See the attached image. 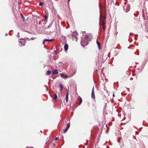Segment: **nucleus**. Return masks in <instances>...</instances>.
I'll use <instances>...</instances> for the list:
<instances>
[{"instance_id":"24","label":"nucleus","mask_w":148,"mask_h":148,"mask_svg":"<svg viewBox=\"0 0 148 148\" xmlns=\"http://www.w3.org/2000/svg\"><path fill=\"white\" fill-rule=\"evenodd\" d=\"M115 96V95L114 94L113 95V97H114Z\"/></svg>"},{"instance_id":"20","label":"nucleus","mask_w":148,"mask_h":148,"mask_svg":"<svg viewBox=\"0 0 148 148\" xmlns=\"http://www.w3.org/2000/svg\"><path fill=\"white\" fill-rule=\"evenodd\" d=\"M60 76L62 77H64V75L63 73L61 74H60Z\"/></svg>"},{"instance_id":"10","label":"nucleus","mask_w":148,"mask_h":148,"mask_svg":"<svg viewBox=\"0 0 148 148\" xmlns=\"http://www.w3.org/2000/svg\"><path fill=\"white\" fill-rule=\"evenodd\" d=\"M19 45L20 46L25 45V43L24 41L22 42V41H19Z\"/></svg>"},{"instance_id":"14","label":"nucleus","mask_w":148,"mask_h":148,"mask_svg":"<svg viewBox=\"0 0 148 148\" xmlns=\"http://www.w3.org/2000/svg\"><path fill=\"white\" fill-rule=\"evenodd\" d=\"M21 17H22V18H23V21H25V18H24V16H23V14H21Z\"/></svg>"},{"instance_id":"22","label":"nucleus","mask_w":148,"mask_h":148,"mask_svg":"<svg viewBox=\"0 0 148 148\" xmlns=\"http://www.w3.org/2000/svg\"><path fill=\"white\" fill-rule=\"evenodd\" d=\"M93 107H94L95 109L97 107H96V105H94V104H93Z\"/></svg>"},{"instance_id":"9","label":"nucleus","mask_w":148,"mask_h":148,"mask_svg":"<svg viewBox=\"0 0 148 148\" xmlns=\"http://www.w3.org/2000/svg\"><path fill=\"white\" fill-rule=\"evenodd\" d=\"M100 25L102 26V27L103 28V30L104 31V32H105V30L106 27L105 24L101 25Z\"/></svg>"},{"instance_id":"1","label":"nucleus","mask_w":148,"mask_h":148,"mask_svg":"<svg viewBox=\"0 0 148 148\" xmlns=\"http://www.w3.org/2000/svg\"><path fill=\"white\" fill-rule=\"evenodd\" d=\"M99 20L100 25L105 24L106 23V12L104 13H100Z\"/></svg>"},{"instance_id":"3","label":"nucleus","mask_w":148,"mask_h":148,"mask_svg":"<svg viewBox=\"0 0 148 148\" xmlns=\"http://www.w3.org/2000/svg\"><path fill=\"white\" fill-rule=\"evenodd\" d=\"M91 97L93 99H95V93L94 92V88H93L91 93Z\"/></svg>"},{"instance_id":"5","label":"nucleus","mask_w":148,"mask_h":148,"mask_svg":"<svg viewBox=\"0 0 148 148\" xmlns=\"http://www.w3.org/2000/svg\"><path fill=\"white\" fill-rule=\"evenodd\" d=\"M68 45L67 44H65L64 46V49L65 51H67L68 48Z\"/></svg>"},{"instance_id":"4","label":"nucleus","mask_w":148,"mask_h":148,"mask_svg":"<svg viewBox=\"0 0 148 148\" xmlns=\"http://www.w3.org/2000/svg\"><path fill=\"white\" fill-rule=\"evenodd\" d=\"M69 95V90H67V92L66 93V102H67L68 101Z\"/></svg>"},{"instance_id":"28","label":"nucleus","mask_w":148,"mask_h":148,"mask_svg":"<svg viewBox=\"0 0 148 148\" xmlns=\"http://www.w3.org/2000/svg\"><path fill=\"white\" fill-rule=\"evenodd\" d=\"M70 1V0H68V1Z\"/></svg>"},{"instance_id":"2","label":"nucleus","mask_w":148,"mask_h":148,"mask_svg":"<svg viewBox=\"0 0 148 148\" xmlns=\"http://www.w3.org/2000/svg\"><path fill=\"white\" fill-rule=\"evenodd\" d=\"M88 44V40H83V39H82V41L81 42V44L83 47L87 45Z\"/></svg>"},{"instance_id":"29","label":"nucleus","mask_w":148,"mask_h":148,"mask_svg":"<svg viewBox=\"0 0 148 148\" xmlns=\"http://www.w3.org/2000/svg\"><path fill=\"white\" fill-rule=\"evenodd\" d=\"M67 77V76H66V77Z\"/></svg>"},{"instance_id":"23","label":"nucleus","mask_w":148,"mask_h":148,"mask_svg":"<svg viewBox=\"0 0 148 148\" xmlns=\"http://www.w3.org/2000/svg\"><path fill=\"white\" fill-rule=\"evenodd\" d=\"M43 4V3L42 2H40L39 3V5H42Z\"/></svg>"},{"instance_id":"21","label":"nucleus","mask_w":148,"mask_h":148,"mask_svg":"<svg viewBox=\"0 0 148 148\" xmlns=\"http://www.w3.org/2000/svg\"><path fill=\"white\" fill-rule=\"evenodd\" d=\"M48 16H47L45 15V19H46V20H47V18H48Z\"/></svg>"},{"instance_id":"13","label":"nucleus","mask_w":148,"mask_h":148,"mask_svg":"<svg viewBox=\"0 0 148 148\" xmlns=\"http://www.w3.org/2000/svg\"><path fill=\"white\" fill-rule=\"evenodd\" d=\"M59 86L60 87V88H61V90H62V89L63 88V86H62V85L61 84H60L59 85Z\"/></svg>"},{"instance_id":"17","label":"nucleus","mask_w":148,"mask_h":148,"mask_svg":"<svg viewBox=\"0 0 148 148\" xmlns=\"http://www.w3.org/2000/svg\"><path fill=\"white\" fill-rule=\"evenodd\" d=\"M68 130H67V128L66 127V128L64 130V131L63 132V133H66V132Z\"/></svg>"},{"instance_id":"15","label":"nucleus","mask_w":148,"mask_h":148,"mask_svg":"<svg viewBox=\"0 0 148 148\" xmlns=\"http://www.w3.org/2000/svg\"><path fill=\"white\" fill-rule=\"evenodd\" d=\"M82 102V99L81 98H80L79 99V105H80Z\"/></svg>"},{"instance_id":"12","label":"nucleus","mask_w":148,"mask_h":148,"mask_svg":"<svg viewBox=\"0 0 148 148\" xmlns=\"http://www.w3.org/2000/svg\"><path fill=\"white\" fill-rule=\"evenodd\" d=\"M58 98V97L57 95L56 94H55L54 95V99L55 100H56Z\"/></svg>"},{"instance_id":"26","label":"nucleus","mask_w":148,"mask_h":148,"mask_svg":"<svg viewBox=\"0 0 148 148\" xmlns=\"http://www.w3.org/2000/svg\"><path fill=\"white\" fill-rule=\"evenodd\" d=\"M55 53H57V52L56 51H55Z\"/></svg>"},{"instance_id":"7","label":"nucleus","mask_w":148,"mask_h":148,"mask_svg":"<svg viewBox=\"0 0 148 148\" xmlns=\"http://www.w3.org/2000/svg\"><path fill=\"white\" fill-rule=\"evenodd\" d=\"M58 73V71L57 69H55L52 71L53 75H56Z\"/></svg>"},{"instance_id":"25","label":"nucleus","mask_w":148,"mask_h":148,"mask_svg":"<svg viewBox=\"0 0 148 148\" xmlns=\"http://www.w3.org/2000/svg\"><path fill=\"white\" fill-rule=\"evenodd\" d=\"M58 137H56V138H55V139H58Z\"/></svg>"},{"instance_id":"6","label":"nucleus","mask_w":148,"mask_h":148,"mask_svg":"<svg viewBox=\"0 0 148 148\" xmlns=\"http://www.w3.org/2000/svg\"><path fill=\"white\" fill-rule=\"evenodd\" d=\"M54 40V39H45L44 40V42L43 44H44L45 41H48V42H51L53 40Z\"/></svg>"},{"instance_id":"18","label":"nucleus","mask_w":148,"mask_h":148,"mask_svg":"<svg viewBox=\"0 0 148 148\" xmlns=\"http://www.w3.org/2000/svg\"><path fill=\"white\" fill-rule=\"evenodd\" d=\"M34 39H35V38H34L33 37H32V38H31V39H29V38H27V40H34Z\"/></svg>"},{"instance_id":"19","label":"nucleus","mask_w":148,"mask_h":148,"mask_svg":"<svg viewBox=\"0 0 148 148\" xmlns=\"http://www.w3.org/2000/svg\"><path fill=\"white\" fill-rule=\"evenodd\" d=\"M70 126V125H69V124H68L67 125V127H66V128H67V129H68H68H69V127Z\"/></svg>"},{"instance_id":"16","label":"nucleus","mask_w":148,"mask_h":148,"mask_svg":"<svg viewBox=\"0 0 148 148\" xmlns=\"http://www.w3.org/2000/svg\"><path fill=\"white\" fill-rule=\"evenodd\" d=\"M51 73V71H47V74L48 75H49Z\"/></svg>"},{"instance_id":"30","label":"nucleus","mask_w":148,"mask_h":148,"mask_svg":"<svg viewBox=\"0 0 148 148\" xmlns=\"http://www.w3.org/2000/svg\"><path fill=\"white\" fill-rule=\"evenodd\" d=\"M32 148H34L33 147H32Z\"/></svg>"},{"instance_id":"27","label":"nucleus","mask_w":148,"mask_h":148,"mask_svg":"<svg viewBox=\"0 0 148 148\" xmlns=\"http://www.w3.org/2000/svg\"><path fill=\"white\" fill-rule=\"evenodd\" d=\"M119 141H120V140L119 139L118 140V142H119Z\"/></svg>"},{"instance_id":"8","label":"nucleus","mask_w":148,"mask_h":148,"mask_svg":"<svg viewBox=\"0 0 148 148\" xmlns=\"http://www.w3.org/2000/svg\"><path fill=\"white\" fill-rule=\"evenodd\" d=\"M89 37V36L88 35H85L84 37L83 38V40H88V38Z\"/></svg>"},{"instance_id":"11","label":"nucleus","mask_w":148,"mask_h":148,"mask_svg":"<svg viewBox=\"0 0 148 148\" xmlns=\"http://www.w3.org/2000/svg\"><path fill=\"white\" fill-rule=\"evenodd\" d=\"M97 45H98V47L99 49H100L101 48V45L100 42H99V41H97Z\"/></svg>"}]
</instances>
